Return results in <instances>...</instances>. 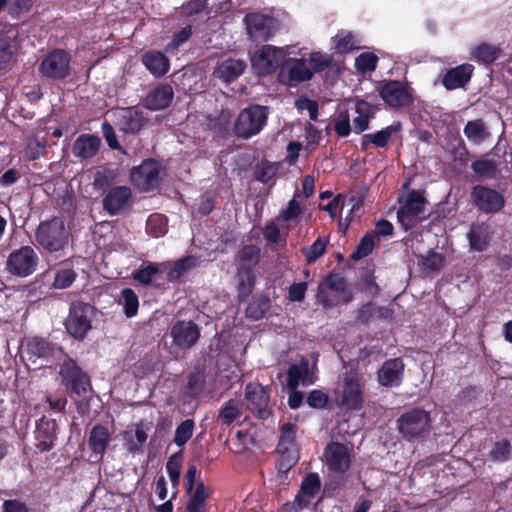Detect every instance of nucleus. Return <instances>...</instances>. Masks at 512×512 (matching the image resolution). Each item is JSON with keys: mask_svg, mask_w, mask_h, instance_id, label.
<instances>
[{"mask_svg": "<svg viewBox=\"0 0 512 512\" xmlns=\"http://www.w3.org/2000/svg\"><path fill=\"white\" fill-rule=\"evenodd\" d=\"M34 236L39 247L50 254H55L68 246L70 231L63 216H53L40 221Z\"/></svg>", "mask_w": 512, "mask_h": 512, "instance_id": "f257e3e1", "label": "nucleus"}, {"mask_svg": "<svg viewBox=\"0 0 512 512\" xmlns=\"http://www.w3.org/2000/svg\"><path fill=\"white\" fill-rule=\"evenodd\" d=\"M268 116V106L250 104L238 114L233 125V132L238 138L250 139L264 129Z\"/></svg>", "mask_w": 512, "mask_h": 512, "instance_id": "f03ea898", "label": "nucleus"}, {"mask_svg": "<svg viewBox=\"0 0 512 512\" xmlns=\"http://www.w3.org/2000/svg\"><path fill=\"white\" fill-rule=\"evenodd\" d=\"M396 422L399 433L406 441L423 440L432 428L430 413L419 407L406 410Z\"/></svg>", "mask_w": 512, "mask_h": 512, "instance_id": "7ed1b4c3", "label": "nucleus"}, {"mask_svg": "<svg viewBox=\"0 0 512 512\" xmlns=\"http://www.w3.org/2000/svg\"><path fill=\"white\" fill-rule=\"evenodd\" d=\"M58 376L61 385L71 396H85L92 389L89 375L68 355H64L63 361L59 364Z\"/></svg>", "mask_w": 512, "mask_h": 512, "instance_id": "20e7f679", "label": "nucleus"}, {"mask_svg": "<svg viewBox=\"0 0 512 512\" xmlns=\"http://www.w3.org/2000/svg\"><path fill=\"white\" fill-rule=\"evenodd\" d=\"M400 203L397 219L405 231L413 229L429 217V214L426 213L428 201L424 197L423 191L409 190L404 200H400Z\"/></svg>", "mask_w": 512, "mask_h": 512, "instance_id": "39448f33", "label": "nucleus"}, {"mask_svg": "<svg viewBox=\"0 0 512 512\" xmlns=\"http://www.w3.org/2000/svg\"><path fill=\"white\" fill-rule=\"evenodd\" d=\"M40 75L53 81H62L71 74V55L61 48L50 50L38 66Z\"/></svg>", "mask_w": 512, "mask_h": 512, "instance_id": "423d86ee", "label": "nucleus"}, {"mask_svg": "<svg viewBox=\"0 0 512 512\" xmlns=\"http://www.w3.org/2000/svg\"><path fill=\"white\" fill-rule=\"evenodd\" d=\"M164 174L165 169L162 164L153 158H148L132 168L130 180L140 191L149 192L159 187Z\"/></svg>", "mask_w": 512, "mask_h": 512, "instance_id": "0eeeda50", "label": "nucleus"}, {"mask_svg": "<svg viewBox=\"0 0 512 512\" xmlns=\"http://www.w3.org/2000/svg\"><path fill=\"white\" fill-rule=\"evenodd\" d=\"M93 306L83 301H73L64 322L65 329L74 339L83 340L92 328Z\"/></svg>", "mask_w": 512, "mask_h": 512, "instance_id": "6e6552de", "label": "nucleus"}, {"mask_svg": "<svg viewBox=\"0 0 512 512\" xmlns=\"http://www.w3.org/2000/svg\"><path fill=\"white\" fill-rule=\"evenodd\" d=\"M377 91L386 105L391 108H403L413 104V89L405 81H380Z\"/></svg>", "mask_w": 512, "mask_h": 512, "instance_id": "1a4fd4ad", "label": "nucleus"}, {"mask_svg": "<svg viewBox=\"0 0 512 512\" xmlns=\"http://www.w3.org/2000/svg\"><path fill=\"white\" fill-rule=\"evenodd\" d=\"M39 257L31 246H21L7 257L6 271L13 276L25 278L32 275L38 266Z\"/></svg>", "mask_w": 512, "mask_h": 512, "instance_id": "9d476101", "label": "nucleus"}, {"mask_svg": "<svg viewBox=\"0 0 512 512\" xmlns=\"http://www.w3.org/2000/svg\"><path fill=\"white\" fill-rule=\"evenodd\" d=\"M243 23L249 39L255 42L268 41L276 32V20L260 12L247 13Z\"/></svg>", "mask_w": 512, "mask_h": 512, "instance_id": "9b49d317", "label": "nucleus"}, {"mask_svg": "<svg viewBox=\"0 0 512 512\" xmlns=\"http://www.w3.org/2000/svg\"><path fill=\"white\" fill-rule=\"evenodd\" d=\"M286 52L281 47L263 45L251 57L253 69L259 75H270L275 72L284 62Z\"/></svg>", "mask_w": 512, "mask_h": 512, "instance_id": "f8f14e48", "label": "nucleus"}, {"mask_svg": "<svg viewBox=\"0 0 512 512\" xmlns=\"http://www.w3.org/2000/svg\"><path fill=\"white\" fill-rule=\"evenodd\" d=\"M364 403L363 388L356 371H346L342 378V396L339 406L347 411L360 410Z\"/></svg>", "mask_w": 512, "mask_h": 512, "instance_id": "ddd939ff", "label": "nucleus"}, {"mask_svg": "<svg viewBox=\"0 0 512 512\" xmlns=\"http://www.w3.org/2000/svg\"><path fill=\"white\" fill-rule=\"evenodd\" d=\"M470 196L474 207L485 214H495L505 205V198L500 192L484 185L473 186Z\"/></svg>", "mask_w": 512, "mask_h": 512, "instance_id": "4468645a", "label": "nucleus"}, {"mask_svg": "<svg viewBox=\"0 0 512 512\" xmlns=\"http://www.w3.org/2000/svg\"><path fill=\"white\" fill-rule=\"evenodd\" d=\"M271 389L260 383L249 382L245 386V400L248 408L259 419L266 420L271 415L268 409Z\"/></svg>", "mask_w": 512, "mask_h": 512, "instance_id": "2eb2a0df", "label": "nucleus"}, {"mask_svg": "<svg viewBox=\"0 0 512 512\" xmlns=\"http://www.w3.org/2000/svg\"><path fill=\"white\" fill-rule=\"evenodd\" d=\"M58 430L55 419L43 415L37 420L34 431L35 451L44 453L52 450L56 445Z\"/></svg>", "mask_w": 512, "mask_h": 512, "instance_id": "dca6fc26", "label": "nucleus"}, {"mask_svg": "<svg viewBox=\"0 0 512 512\" xmlns=\"http://www.w3.org/2000/svg\"><path fill=\"white\" fill-rule=\"evenodd\" d=\"M278 77L283 84L292 87L311 80L313 72L306 66L304 59L289 58L286 65L281 68Z\"/></svg>", "mask_w": 512, "mask_h": 512, "instance_id": "f3484780", "label": "nucleus"}, {"mask_svg": "<svg viewBox=\"0 0 512 512\" xmlns=\"http://www.w3.org/2000/svg\"><path fill=\"white\" fill-rule=\"evenodd\" d=\"M328 469L335 473H345L350 468V454L347 446L340 442H330L324 449Z\"/></svg>", "mask_w": 512, "mask_h": 512, "instance_id": "a211bd4d", "label": "nucleus"}, {"mask_svg": "<svg viewBox=\"0 0 512 512\" xmlns=\"http://www.w3.org/2000/svg\"><path fill=\"white\" fill-rule=\"evenodd\" d=\"M173 344L180 349L192 348L200 337V329L193 321H177L171 328Z\"/></svg>", "mask_w": 512, "mask_h": 512, "instance_id": "6ab92c4d", "label": "nucleus"}, {"mask_svg": "<svg viewBox=\"0 0 512 512\" xmlns=\"http://www.w3.org/2000/svg\"><path fill=\"white\" fill-rule=\"evenodd\" d=\"M404 362L401 358H392L384 361L377 372L378 382L384 387H398L404 376Z\"/></svg>", "mask_w": 512, "mask_h": 512, "instance_id": "aec40b11", "label": "nucleus"}, {"mask_svg": "<svg viewBox=\"0 0 512 512\" xmlns=\"http://www.w3.org/2000/svg\"><path fill=\"white\" fill-rule=\"evenodd\" d=\"M131 197L132 193L129 187H112L102 200L103 209L110 215H117L120 211L127 208Z\"/></svg>", "mask_w": 512, "mask_h": 512, "instance_id": "412c9836", "label": "nucleus"}, {"mask_svg": "<svg viewBox=\"0 0 512 512\" xmlns=\"http://www.w3.org/2000/svg\"><path fill=\"white\" fill-rule=\"evenodd\" d=\"M473 72L474 66L472 64H460L448 69L443 74L441 83L448 91L464 88L470 82Z\"/></svg>", "mask_w": 512, "mask_h": 512, "instance_id": "4be33fe9", "label": "nucleus"}, {"mask_svg": "<svg viewBox=\"0 0 512 512\" xmlns=\"http://www.w3.org/2000/svg\"><path fill=\"white\" fill-rule=\"evenodd\" d=\"M174 91L170 84L161 83L152 89L144 98V107L150 111L164 110L170 106Z\"/></svg>", "mask_w": 512, "mask_h": 512, "instance_id": "5701e85b", "label": "nucleus"}, {"mask_svg": "<svg viewBox=\"0 0 512 512\" xmlns=\"http://www.w3.org/2000/svg\"><path fill=\"white\" fill-rule=\"evenodd\" d=\"M141 63L155 78L166 75L170 69V60L166 54L159 50H148L141 56Z\"/></svg>", "mask_w": 512, "mask_h": 512, "instance_id": "b1692460", "label": "nucleus"}, {"mask_svg": "<svg viewBox=\"0 0 512 512\" xmlns=\"http://www.w3.org/2000/svg\"><path fill=\"white\" fill-rule=\"evenodd\" d=\"M246 67L244 60L228 57L217 63L214 75L225 83H232L244 73Z\"/></svg>", "mask_w": 512, "mask_h": 512, "instance_id": "393cba45", "label": "nucleus"}, {"mask_svg": "<svg viewBox=\"0 0 512 512\" xmlns=\"http://www.w3.org/2000/svg\"><path fill=\"white\" fill-rule=\"evenodd\" d=\"M146 123L143 111L135 106L123 108L118 118L119 129L125 133L136 134Z\"/></svg>", "mask_w": 512, "mask_h": 512, "instance_id": "a878e982", "label": "nucleus"}, {"mask_svg": "<svg viewBox=\"0 0 512 512\" xmlns=\"http://www.w3.org/2000/svg\"><path fill=\"white\" fill-rule=\"evenodd\" d=\"M101 139L94 134H81L73 143L72 152L80 159H91L99 151Z\"/></svg>", "mask_w": 512, "mask_h": 512, "instance_id": "bb28decb", "label": "nucleus"}, {"mask_svg": "<svg viewBox=\"0 0 512 512\" xmlns=\"http://www.w3.org/2000/svg\"><path fill=\"white\" fill-rule=\"evenodd\" d=\"M27 351L32 356L43 359L54 358L57 353L65 355L62 347L41 337L32 338L27 343Z\"/></svg>", "mask_w": 512, "mask_h": 512, "instance_id": "cd10ccee", "label": "nucleus"}, {"mask_svg": "<svg viewBox=\"0 0 512 512\" xmlns=\"http://www.w3.org/2000/svg\"><path fill=\"white\" fill-rule=\"evenodd\" d=\"M110 439L111 435L108 428L101 424H97L90 431L88 437V446L93 454L99 456V458L102 459L106 453Z\"/></svg>", "mask_w": 512, "mask_h": 512, "instance_id": "c85d7f7f", "label": "nucleus"}, {"mask_svg": "<svg viewBox=\"0 0 512 512\" xmlns=\"http://www.w3.org/2000/svg\"><path fill=\"white\" fill-rule=\"evenodd\" d=\"M261 249L255 244L243 245L235 255L237 269L254 271L260 261Z\"/></svg>", "mask_w": 512, "mask_h": 512, "instance_id": "c756f323", "label": "nucleus"}, {"mask_svg": "<svg viewBox=\"0 0 512 512\" xmlns=\"http://www.w3.org/2000/svg\"><path fill=\"white\" fill-rule=\"evenodd\" d=\"M467 239L471 251L483 252L489 245V227L485 223H474L467 233Z\"/></svg>", "mask_w": 512, "mask_h": 512, "instance_id": "7c9ffc66", "label": "nucleus"}, {"mask_svg": "<svg viewBox=\"0 0 512 512\" xmlns=\"http://www.w3.org/2000/svg\"><path fill=\"white\" fill-rule=\"evenodd\" d=\"M170 265L169 270L167 271V281L168 282H176L178 281L184 274L190 272L195 269L199 265L198 257L194 255L184 256Z\"/></svg>", "mask_w": 512, "mask_h": 512, "instance_id": "2f4dec72", "label": "nucleus"}, {"mask_svg": "<svg viewBox=\"0 0 512 512\" xmlns=\"http://www.w3.org/2000/svg\"><path fill=\"white\" fill-rule=\"evenodd\" d=\"M322 283L326 285L329 290L342 294V302L344 304H348L353 300L354 295L353 292L348 289V281L340 273L329 272Z\"/></svg>", "mask_w": 512, "mask_h": 512, "instance_id": "473e14b6", "label": "nucleus"}, {"mask_svg": "<svg viewBox=\"0 0 512 512\" xmlns=\"http://www.w3.org/2000/svg\"><path fill=\"white\" fill-rule=\"evenodd\" d=\"M206 385V374L204 369L197 368L187 376V382L183 393L187 398L197 399L204 391Z\"/></svg>", "mask_w": 512, "mask_h": 512, "instance_id": "72a5a7b5", "label": "nucleus"}, {"mask_svg": "<svg viewBox=\"0 0 512 512\" xmlns=\"http://www.w3.org/2000/svg\"><path fill=\"white\" fill-rule=\"evenodd\" d=\"M211 495V489L201 481L198 482L186 505L185 512H206V500Z\"/></svg>", "mask_w": 512, "mask_h": 512, "instance_id": "f704fd0d", "label": "nucleus"}, {"mask_svg": "<svg viewBox=\"0 0 512 512\" xmlns=\"http://www.w3.org/2000/svg\"><path fill=\"white\" fill-rule=\"evenodd\" d=\"M463 133L474 144H481L490 136L488 127L481 118L468 121L464 126Z\"/></svg>", "mask_w": 512, "mask_h": 512, "instance_id": "c9c22d12", "label": "nucleus"}, {"mask_svg": "<svg viewBox=\"0 0 512 512\" xmlns=\"http://www.w3.org/2000/svg\"><path fill=\"white\" fill-rule=\"evenodd\" d=\"M297 426L293 423H285L281 427V435L277 445V452L280 454H289L294 452L296 444Z\"/></svg>", "mask_w": 512, "mask_h": 512, "instance_id": "e433bc0d", "label": "nucleus"}, {"mask_svg": "<svg viewBox=\"0 0 512 512\" xmlns=\"http://www.w3.org/2000/svg\"><path fill=\"white\" fill-rule=\"evenodd\" d=\"M334 49L339 54H347L358 49L357 40L351 31L340 30L333 37Z\"/></svg>", "mask_w": 512, "mask_h": 512, "instance_id": "4c0bfd02", "label": "nucleus"}, {"mask_svg": "<svg viewBox=\"0 0 512 512\" xmlns=\"http://www.w3.org/2000/svg\"><path fill=\"white\" fill-rule=\"evenodd\" d=\"M500 53L501 50L498 47L482 43L474 48L472 55L477 62L490 65L498 59Z\"/></svg>", "mask_w": 512, "mask_h": 512, "instance_id": "58836bf2", "label": "nucleus"}, {"mask_svg": "<svg viewBox=\"0 0 512 512\" xmlns=\"http://www.w3.org/2000/svg\"><path fill=\"white\" fill-rule=\"evenodd\" d=\"M402 130V124L400 121L394 122L393 124L375 132L370 133V141L376 148H386L393 134H396Z\"/></svg>", "mask_w": 512, "mask_h": 512, "instance_id": "ea45409f", "label": "nucleus"}, {"mask_svg": "<svg viewBox=\"0 0 512 512\" xmlns=\"http://www.w3.org/2000/svg\"><path fill=\"white\" fill-rule=\"evenodd\" d=\"M166 263L148 262L146 266L135 270L132 274V278L141 283L142 285H149L152 282V278L163 271Z\"/></svg>", "mask_w": 512, "mask_h": 512, "instance_id": "a19ab883", "label": "nucleus"}, {"mask_svg": "<svg viewBox=\"0 0 512 512\" xmlns=\"http://www.w3.org/2000/svg\"><path fill=\"white\" fill-rule=\"evenodd\" d=\"M146 231L154 238L164 236L168 231V219L160 213L151 214L146 222Z\"/></svg>", "mask_w": 512, "mask_h": 512, "instance_id": "79ce46f5", "label": "nucleus"}, {"mask_svg": "<svg viewBox=\"0 0 512 512\" xmlns=\"http://www.w3.org/2000/svg\"><path fill=\"white\" fill-rule=\"evenodd\" d=\"M308 370L309 363L305 358L298 364H292L287 371V387L289 389H296L299 386L300 380L308 374Z\"/></svg>", "mask_w": 512, "mask_h": 512, "instance_id": "37998d69", "label": "nucleus"}, {"mask_svg": "<svg viewBox=\"0 0 512 512\" xmlns=\"http://www.w3.org/2000/svg\"><path fill=\"white\" fill-rule=\"evenodd\" d=\"M120 294L125 316L127 318L136 316L139 309V299L135 291L131 288H124Z\"/></svg>", "mask_w": 512, "mask_h": 512, "instance_id": "c03bdc74", "label": "nucleus"}, {"mask_svg": "<svg viewBox=\"0 0 512 512\" xmlns=\"http://www.w3.org/2000/svg\"><path fill=\"white\" fill-rule=\"evenodd\" d=\"M241 415L235 400L226 401L220 408L217 420L222 425L230 426Z\"/></svg>", "mask_w": 512, "mask_h": 512, "instance_id": "a18cd8bd", "label": "nucleus"}, {"mask_svg": "<svg viewBox=\"0 0 512 512\" xmlns=\"http://www.w3.org/2000/svg\"><path fill=\"white\" fill-rule=\"evenodd\" d=\"M77 273L71 267H61L56 270L52 287L55 289H67L76 280Z\"/></svg>", "mask_w": 512, "mask_h": 512, "instance_id": "49530a36", "label": "nucleus"}, {"mask_svg": "<svg viewBox=\"0 0 512 512\" xmlns=\"http://www.w3.org/2000/svg\"><path fill=\"white\" fill-rule=\"evenodd\" d=\"M511 452L512 446L507 439L496 441L488 454V459L493 462L504 463L509 460Z\"/></svg>", "mask_w": 512, "mask_h": 512, "instance_id": "de8ad7c7", "label": "nucleus"}, {"mask_svg": "<svg viewBox=\"0 0 512 512\" xmlns=\"http://www.w3.org/2000/svg\"><path fill=\"white\" fill-rule=\"evenodd\" d=\"M237 278H238V285L237 290L239 293V296L246 297L252 293V290L254 288L255 284V274L254 271L244 270V269H237Z\"/></svg>", "mask_w": 512, "mask_h": 512, "instance_id": "09e8293b", "label": "nucleus"}, {"mask_svg": "<svg viewBox=\"0 0 512 512\" xmlns=\"http://www.w3.org/2000/svg\"><path fill=\"white\" fill-rule=\"evenodd\" d=\"M195 429V422L193 419H186L182 421L175 430L173 442L178 447H183L193 436Z\"/></svg>", "mask_w": 512, "mask_h": 512, "instance_id": "8fccbe9b", "label": "nucleus"}, {"mask_svg": "<svg viewBox=\"0 0 512 512\" xmlns=\"http://www.w3.org/2000/svg\"><path fill=\"white\" fill-rule=\"evenodd\" d=\"M473 172L482 178H495L497 163L491 159H478L471 164Z\"/></svg>", "mask_w": 512, "mask_h": 512, "instance_id": "3c124183", "label": "nucleus"}, {"mask_svg": "<svg viewBox=\"0 0 512 512\" xmlns=\"http://www.w3.org/2000/svg\"><path fill=\"white\" fill-rule=\"evenodd\" d=\"M321 489V481L318 473L310 472L306 474L300 485L302 494H306L308 498H314Z\"/></svg>", "mask_w": 512, "mask_h": 512, "instance_id": "603ef678", "label": "nucleus"}, {"mask_svg": "<svg viewBox=\"0 0 512 512\" xmlns=\"http://www.w3.org/2000/svg\"><path fill=\"white\" fill-rule=\"evenodd\" d=\"M276 172L277 166L275 163L262 160L254 168V178L258 182L266 184L276 175Z\"/></svg>", "mask_w": 512, "mask_h": 512, "instance_id": "864d4df0", "label": "nucleus"}, {"mask_svg": "<svg viewBox=\"0 0 512 512\" xmlns=\"http://www.w3.org/2000/svg\"><path fill=\"white\" fill-rule=\"evenodd\" d=\"M328 241L318 237L311 246L302 250L308 264L314 263L326 252Z\"/></svg>", "mask_w": 512, "mask_h": 512, "instance_id": "5fc2aeb1", "label": "nucleus"}, {"mask_svg": "<svg viewBox=\"0 0 512 512\" xmlns=\"http://www.w3.org/2000/svg\"><path fill=\"white\" fill-rule=\"evenodd\" d=\"M333 55L322 52H312L309 57V64L313 73H319L332 66Z\"/></svg>", "mask_w": 512, "mask_h": 512, "instance_id": "6e6d98bb", "label": "nucleus"}, {"mask_svg": "<svg viewBox=\"0 0 512 512\" xmlns=\"http://www.w3.org/2000/svg\"><path fill=\"white\" fill-rule=\"evenodd\" d=\"M302 214V209L300 207L299 201L294 197L288 202V205L285 209L281 210L279 215L276 217V221L278 223L294 221L300 217Z\"/></svg>", "mask_w": 512, "mask_h": 512, "instance_id": "4d7b16f0", "label": "nucleus"}, {"mask_svg": "<svg viewBox=\"0 0 512 512\" xmlns=\"http://www.w3.org/2000/svg\"><path fill=\"white\" fill-rule=\"evenodd\" d=\"M377 63L378 57L371 52H363L355 59V67L362 73L375 71Z\"/></svg>", "mask_w": 512, "mask_h": 512, "instance_id": "13d9d810", "label": "nucleus"}, {"mask_svg": "<svg viewBox=\"0 0 512 512\" xmlns=\"http://www.w3.org/2000/svg\"><path fill=\"white\" fill-rule=\"evenodd\" d=\"M192 36V26L187 25L183 27L180 31L175 33L172 37V40L165 46V52L173 53L178 50V48L187 42Z\"/></svg>", "mask_w": 512, "mask_h": 512, "instance_id": "bf43d9fd", "label": "nucleus"}, {"mask_svg": "<svg viewBox=\"0 0 512 512\" xmlns=\"http://www.w3.org/2000/svg\"><path fill=\"white\" fill-rule=\"evenodd\" d=\"M179 454L180 452L172 455L166 463V471L174 487L179 485L182 470V463Z\"/></svg>", "mask_w": 512, "mask_h": 512, "instance_id": "052dcab7", "label": "nucleus"}, {"mask_svg": "<svg viewBox=\"0 0 512 512\" xmlns=\"http://www.w3.org/2000/svg\"><path fill=\"white\" fill-rule=\"evenodd\" d=\"M264 239L271 244H282L286 245V235L281 236L280 229L277 227L275 221L271 220L265 224L263 230Z\"/></svg>", "mask_w": 512, "mask_h": 512, "instance_id": "680f3d73", "label": "nucleus"}, {"mask_svg": "<svg viewBox=\"0 0 512 512\" xmlns=\"http://www.w3.org/2000/svg\"><path fill=\"white\" fill-rule=\"evenodd\" d=\"M374 248V238L370 234H365L359 244L357 245L355 251L351 254V258L353 260H360L366 256H368Z\"/></svg>", "mask_w": 512, "mask_h": 512, "instance_id": "e2e57ef3", "label": "nucleus"}, {"mask_svg": "<svg viewBox=\"0 0 512 512\" xmlns=\"http://www.w3.org/2000/svg\"><path fill=\"white\" fill-rule=\"evenodd\" d=\"M334 130L339 137H347L351 133L348 111H341L334 120Z\"/></svg>", "mask_w": 512, "mask_h": 512, "instance_id": "0e129e2a", "label": "nucleus"}, {"mask_svg": "<svg viewBox=\"0 0 512 512\" xmlns=\"http://www.w3.org/2000/svg\"><path fill=\"white\" fill-rule=\"evenodd\" d=\"M114 181V174L110 170L97 171L94 176V188L97 191H109L111 184Z\"/></svg>", "mask_w": 512, "mask_h": 512, "instance_id": "69168bd1", "label": "nucleus"}, {"mask_svg": "<svg viewBox=\"0 0 512 512\" xmlns=\"http://www.w3.org/2000/svg\"><path fill=\"white\" fill-rule=\"evenodd\" d=\"M421 263L425 269L438 272L444 266L445 258L440 253L430 251L425 257L422 258Z\"/></svg>", "mask_w": 512, "mask_h": 512, "instance_id": "338daca9", "label": "nucleus"}, {"mask_svg": "<svg viewBox=\"0 0 512 512\" xmlns=\"http://www.w3.org/2000/svg\"><path fill=\"white\" fill-rule=\"evenodd\" d=\"M362 290L366 293L376 297L380 294V287L375 281V276L372 270L366 269L361 275Z\"/></svg>", "mask_w": 512, "mask_h": 512, "instance_id": "774afa93", "label": "nucleus"}]
</instances>
